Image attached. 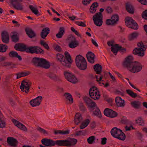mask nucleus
<instances>
[{
	"label": "nucleus",
	"mask_w": 147,
	"mask_h": 147,
	"mask_svg": "<svg viewBox=\"0 0 147 147\" xmlns=\"http://www.w3.org/2000/svg\"><path fill=\"white\" fill-rule=\"evenodd\" d=\"M40 44L47 49L48 50L49 49V47L48 45L46 43V42H44L43 41H41Z\"/></svg>",
	"instance_id": "obj_54"
},
{
	"label": "nucleus",
	"mask_w": 147,
	"mask_h": 147,
	"mask_svg": "<svg viewBox=\"0 0 147 147\" xmlns=\"http://www.w3.org/2000/svg\"><path fill=\"white\" fill-rule=\"evenodd\" d=\"M121 122L122 123L127 124L128 123V120L125 117H123L121 119Z\"/></svg>",
	"instance_id": "obj_57"
},
{
	"label": "nucleus",
	"mask_w": 147,
	"mask_h": 147,
	"mask_svg": "<svg viewBox=\"0 0 147 147\" xmlns=\"http://www.w3.org/2000/svg\"><path fill=\"white\" fill-rule=\"evenodd\" d=\"M67 140H57L54 141L50 139L43 138L41 140L42 144L47 146H51L56 145L59 146L67 147Z\"/></svg>",
	"instance_id": "obj_2"
},
{
	"label": "nucleus",
	"mask_w": 147,
	"mask_h": 147,
	"mask_svg": "<svg viewBox=\"0 0 147 147\" xmlns=\"http://www.w3.org/2000/svg\"><path fill=\"white\" fill-rule=\"evenodd\" d=\"M42 99V97L41 96L37 97L36 98L30 101V104L32 107L39 106L41 102Z\"/></svg>",
	"instance_id": "obj_13"
},
{
	"label": "nucleus",
	"mask_w": 147,
	"mask_h": 147,
	"mask_svg": "<svg viewBox=\"0 0 147 147\" xmlns=\"http://www.w3.org/2000/svg\"><path fill=\"white\" fill-rule=\"evenodd\" d=\"M117 46H118V44H115L111 48V51L115 55H117L118 51Z\"/></svg>",
	"instance_id": "obj_42"
},
{
	"label": "nucleus",
	"mask_w": 147,
	"mask_h": 147,
	"mask_svg": "<svg viewBox=\"0 0 147 147\" xmlns=\"http://www.w3.org/2000/svg\"><path fill=\"white\" fill-rule=\"evenodd\" d=\"M29 7L32 12L35 14L37 15L39 13L37 8L34 7L31 5H29Z\"/></svg>",
	"instance_id": "obj_41"
},
{
	"label": "nucleus",
	"mask_w": 147,
	"mask_h": 147,
	"mask_svg": "<svg viewBox=\"0 0 147 147\" xmlns=\"http://www.w3.org/2000/svg\"><path fill=\"white\" fill-rule=\"evenodd\" d=\"M79 107L80 111L82 112H85L87 110L86 108L83 103H80L79 106Z\"/></svg>",
	"instance_id": "obj_49"
},
{
	"label": "nucleus",
	"mask_w": 147,
	"mask_h": 147,
	"mask_svg": "<svg viewBox=\"0 0 147 147\" xmlns=\"http://www.w3.org/2000/svg\"><path fill=\"white\" fill-rule=\"evenodd\" d=\"M75 23L79 26H80L83 27L86 26V25L83 22L77 21L75 22Z\"/></svg>",
	"instance_id": "obj_56"
},
{
	"label": "nucleus",
	"mask_w": 147,
	"mask_h": 147,
	"mask_svg": "<svg viewBox=\"0 0 147 147\" xmlns=\"http://www.w3.org/2000/svg\"><path fill=\"white\" fill-rule=\"evenodd\" d=\"M29 72H22L21 73H18L16 74L17 76L16 79H18L21 77H23L28 75L29 74Z\"/></svg>",
	"instance_id": "obj_38"
},
{
	"label": "nucleus",
	"mask_w": 147,
	"mask_h": 147,
	"mask_svg": "<svg viewBox=\"0 0 147 147\" xmlns=\"http://www.w3.org/2000/svg\"><path fill=\"white\" fill-rule=\"evenodd\" d=\"M126 92L127 94L132 98H135L137 96V94L131 90H127Z\"/></svg>",
	"instance_id": "obj_43"
},
{
	"label": "nucleus",
	"mask_w": 147,
	"mask_h": 147,
	"mask_svg": "<svg viewBox=\"0 0 147 147\" xmlns=\"http://www.w3.org/2000/svg\"><path fill=\"white\" fill-rule=\"evenodd\" d=\"M1 36L2 41L5 43H8L9 41V37L8 32L5 31H3L1 33Z\"/></svg>",
	"instance_id": "obj_19"
},
{
	"label": "nucleus",
	"mask_w": 147,
	"mask_h": 147,
	"mask_svg": "<svg viewBox=\"0 0 147 147\" xmlns=\"http://www.w3.org/2000/svg\"><path fill=\"white\" fill-rule=\"evenodd\" d=\"M88 61L90 63H93L94 62V58L95 55L94 53L90 51L88 52L86 55Z\"/></svg>",
	"instance_id": "obj_21"
},
{
	"label": "nucleus",
	"mask_w": 147,
	"mask_h": 147,
	"mask_svg": "<svg viewBox=\"0 0 147 147\" xmlns=\"http://www.w3.org/2000/svg\"><path fill=\"white\" fill-rule=\"evenodd\" d=\"M9 55L11 57L18 58L20 61L22 60L21 56L18 55V53L16 51H11L9 53Z\"/></svg>",
	"instance_id": "obj_33"
},
{
	"label": "nucleus",
	"mask_w": 147,
	"mask_h": 147,
	"mask_svg": "<svg viewBox=\"0 0 147 147\" xmlns=\"http://www.w3.org/2000/svg\"><path fill=\"white\" fill-rule=\"evenodd\" d=\"M12 121L15 125L17 127L19 128L20 129L22 130L25 131H26L27 130V129L26 127L19 121L14 119H13Z\"/></svg>",
	"instance_id": "obj_16"
},
{
	"label": "nucleus",
	"mask_w": 147,
	"mask_h": 147,
	"mask_svg": "<svg viewBox=\"0 0 147 147\" xmlns=\"http://www.w3.org/2000/svg\"><path fill=\"white\" fill-rule=\"evenodd\" d=\"M142 16L145 19H147V9L143 11L142 13Z\"/></svg>",
	"instance_id": "obj_58"
},
{
	"label": "nucleus",
	"mask_w": 147,
	"mask_h": 147,
	"mask_svg": "<svg viewBox=\"0 0 147 147\" xmlns=\"http://www.w3.org/2000/svg\"><path fill=\"white\" fill-rule=\"evenodd\" d=\"M8 49L7 46L5 45H0V52L2 53L6 51Z\"/></svg>",
	"instance_id": "obj_45"
},
{
	"label": "nucleus",
	"mask_w": 147,
	"mask_h": 147,
	"mask_svg": "<svg viewBox=\"0 0 147 147\" xmlns=\"http://www.w3.org/2000/svg\"><path fill=\"white\" fill-rule=\"evenodd\" d=\"M47 76L50 79L53 80H57L58 79V77L56 74L49 72L46 74Z\"/></svg>",
	"instance_id": "obj_35"
},
{
	"label": "nucleus",
	"mask_w": 147,
	"mask_h": 147,
	"mask_svg": "<svg viewBox=\"0 0 147 147\" xmlns=\"http://www.w3.org/2000/svg\"><path fill=\"white\" fill-rule=\"evenodd\" d=\"M7 142L9 146L13 147L16 146L18 143L17 140L12 137H8Z\"/></svg>",
	"instance_id": "obj_15"
},
{
	"label": "nucleus",
	"mask_w": 147,
	"mask_h": 147,
	"mask_svg": "<svg viewBox=\"0 0 147 147\" xmlns=\"http://www.w3.org/2000/svg\"><path fill=\"white\" fill-rule=\"evenodd\" d=\"M25 31L29 37L32 38L36 36V34L32 29L29 28L25 29Z\"/></svg>",
	"instance_id": "obj_28"
},
{
	"label": "nucleus",
	"mask_w": 147,
	"mask_h": 147,
	"mask_svg": "<svg viewBox=\"0 0 147 147\" xmlns=\"http://www.w3.org/2000/svg\"><path fill=\"white\" fill-rule=\"evenodd\" d=\"M22 1L23 0H10V2L14 9L22 11L23 9V5L21 3Z\"/></svg>",
	"instance_id": "obj_10"
},
{
	"label": "nucleus",
	"mask_w": 147,
	"mask_h": 147,
	"mask_svg": "<svg viewBox=\"0 0 147 147\" xmlns=\"http://www.w3.org/2000/svg\"><path fill=\"white\" fill-rule=\"evenodd\" d=\"M95 140V137L94 136H92L89 137L87 139V141L89 144H92Z\"/></svg>",
	"instance_id": "obj_50"
},
{
	"label": "nucleus",
	"mask_w": 147,
	"mask_h": 147,
	"mask_svg": "<svg viewBox=\"0 0 147 147\" xmlns=\"http://www.w3.org/2000/svg\"><path fill=\"white\" fill-rule=\"evenodd\" d=\"M117 105L118 107H123L125 105V101L120 97H117L115 99Z\"/></svg>",
	"instance_id": "obj_22"
},
{
	"label": "nucleus",
	"mask_w": 147,
	"mask_h": 147,
	"mask_svg": "<svg viewBox=\"0 0 147 147\" xmlns=\"http://www.w3.org/2000/svg\"><path fill=\"white\" fill-rule=\"evenodd\" d=\"M111 133L113 137L120 140H124L125 139V134L121 130L116 127H114L111 129Z\"/></svg>",
	"instance_id": "obj_4"
},
{
	"label": "nucleus",
	"mask_w": 147,
	"mask_h": 147,
	"mask_svg": "<svg viewBox=\"0 0 147 147\" xmlns=\"http://www.w3.org/2000/svg\"><path fill=\"white\" fill-rule=\"evenodd\" d=\"M137 46L138 48H136L133 51V53L135 55H137L138 56L143 57L144 55V51L146 49L145 46L143 45L142 41L138 43Z\"/></svg>",
	"instance_id": "obj_5"
},
{
	"label": "nucleus",
	"mask_w": 147,
	"mask_h": 147,
	"mask_svg": "<svg viewBox=\"0 0 147 147\" xmlns=\"http://www.w3.org/2000/svg\"><path fill=\"white\" fill-rule=\"evenodd\" d=\"M83 134V132L82 131L80 130L76 131L75 133L76 136H80Z\"/></svg>",
	"instance_id": "obj_64"
},
{
	"label": "nucleus",
	"mask_w": 147,
	"mask_h": 147,
	"mask_svg": "<svg viewBox=\"0 0 147 147\" xmlns=\"http://www.w3.org/2000/svg\"><path fill=\"white\" fill-rule=\"evenodd\" d=\"M70 39L71 40L69 42L68 46L71 48H74L76 47L78 45V43L76 40L75 37L73 36L70 37Z\"/></svg>",
	"instance_id": "obj_17"
},
{
	"label": "nucleus",
	"mask_w": 147,
	"mask_h": 147,
	"mask_svg": "<svg viewBox=\"0 0 147 147\" xmlns=\"http://www.w3.org/2000/svg\"><path fill=\"white\" fill-rule=\"evenodd\" d=\"M125 19V24L129 28L135 30H137L138 28V24L131 18L128 17L126 18Z\"/></svg>",
	"instance_id": "obj_8"
},
{
	"label": "nucleus",
	"mask_w": 147,
	"mask_h": 147,
	"mask_svg": "<svg viewBox=\"0 0 147 147\" xmlns=\"http://www.w3.org/2000/svg\"><path fill=\"white\" fill-rule=\"evenodd\" d=\"M50 66V63L46 59L41 58L39 67L45 69H48Z\"/></svg>",
	"instance_id": "obj_14"
},
{
	"label": "nucleus",
	"mask_w": 147,
	"mask_h": 147,
	"mask_svg": "<svg viewBox=\"0 0 147 147\" xmlns=\"http://www.w3.org/2000/svg\"><path fill=\"white\" fill-rule=\"evenodd\" d=\"M104 10L103 9H100V12L96 13L93 17V20L94 21V23L97 26H100L102 24L101 12H103Z\"/></svg>",
	"instance_id": "obj_6"
},
{
	"label": "nucleus",
	"mask_w": 147,
	"mask_h": 147,
	"mask_svg": "<svg viewBox=\"0 0 147 147\" xmlns=\"http://www.w3.org/2000/svg\"><path fill=\"white\" fill-rule=\"evenodd\" d=\"M139 33L137 32H134L129 34L128 36L129 40L131 41L136 38L138 36Z\"/></svg>",
	"instance_id": "obj_37"
},
{
	"label": "nucleus",
	"mask_w": 147,
	"mask_h": 147,
	"mask_svg": "<svg viewBox=\"0 0 147 147\" xmlns=\"http://www.w3.org/2000/svg\"><path fill=\"white\" fill-rule=\"evenodd\" d=\"M1 65L3 66H9L11 65V62H4L2 63Z\"/></svg>",
	"instance_id": "obj_59"
},
{
	"label": "nucleus",
	"mask_w": 147,
	"mask_h": 147,
	"mask_svg": "<svg viewBox=\"0 0 147 147\" xmlns=\"http://www.w3.org/2000/svg\"><path fill=\"white\" fill-rule=\"evenodd\" d=\"M26 52L31 54H42L44 53V51L40 47L37 46H30L27 47L26 46Z\"/></svg>",
	"instance_id": "obj_7"
},
{
	"label": "nucleus",
	"mask_w": 147,
	"mask_h": 147,
	"mask_svg": "<svg viewBox=\"0 0 147 147\" xmlns=\"http://www.w3.org/2000/svg\"><path fill=\"white\" fill-rule=\"evenodd\" d=\"M131 105L133 108L136 109H138L140 108L141 102L138 100H135L131 102Z\"/></svg>",
	"instance_id": "obj_34"
},
{
	"label": "nucleus",
	"mask_w": 147,
	"mask_h": 147,
	"mask_svg": "<svg viewBox=\"0 0 147 147\" xmlns=\"http://www.w3.org/2000/svg\"><path fill=\"white\" fill-rule=\"evenodd\" d=\"M136 122L140 125L144 126V121L141 118H139L136 120Z\"/></svg>",
	"instance_id": "obj_47"
},
{
	"label": "nucleus",
	"mask_w": 147,
	"mask_h": 147,
	"mask_svg": "<svg viewBox=\"0 0 147 147\" xmlns=\"http://www.w3.org/2000/svg\"><path fill=\"white\" fill-rule=\"evenodd\" d=\"M106 11H107L108 13H111L112 11L113 10L111 7H107L105 9Z\"/></svg>",
	"instance_id": "obj_60"
},
{
	"label": "nucleus",
	"mask_w": 147,
	"mask_h": 147,
	"mask_svg": "<svg viewBox=\"0 0 147 147\" xmlns=\"http://www.w3.org/2000/svg\"><path fill=\"white\" fill-rule=\"evenodd\" d=\"M106 24L108 25H114L116 24L115 23H114V22L112 21V20L111 19H107L106 21Z\"/></svg>",
	"instance_id": "obj_52"
},
{
	"label": "nucleus",
	"mask_w": 147,
	"mask_h": 147,
	"mask_svg": "<svg viewBox=\"0 0 147 147\" xmlns=\"http://www.w3.org/2000/svg\"><path fill=\"white\" fill-rule=\"evenodd\" d=\"M66 101H69L70 104L73 102V99L72 95L69 93L65 92L63 95Z\"/></svg>",
	"instance_id": "obj_30"
},
{
	"label": "nucleus",
	"mask_w": 147,
	"mask_h": 147,
	"mask_svg": "<svg viewBox=\"0 0 147 147\" xmlns=\"http://www.w3.org/2000/svg\"><path fill=\"white\" fill-rule=\"evenodd\" d=\"M26 45L24 44L18 43L16 44L14 46L15 49L21 52H24L26 51Z\"/></svg>",
	"instance_id": "obj_18"
},
{
	"label": "nucleus",
	"mask_w": 147,
	"mask_h": 147,
	"mask_svg": "<svg viewBox=\"0 0 147 147\" xmlns=\"http://www.w3.org/2000/svg\"><path fill=\"white\" fill-rule=\"evenodd\" d=\"M90 123V120L89 119H87L84 122H82L80 126L81 129H83L86 127Z\"/></svg>",
	"instance_id": "obj_39"
},
{
	"label": "nucleus",
	"mask_w": 147,
	"mask_h": 147,
	"mask_svg": "<svg viewBox=\"0 0 147 147\" xmlns=\"http://www.w3.org/2000/svg\"><path fill=\"white\" fill-rule=\"evenodd\" d=\"M88 107H89L91 109H94V107H95L96 106V105L95 102L92 101L91 102L90 104H89L88 106Z\"/></svg>",
	"instance_id": "obj_55"
},
{
	"label": "nucleus",
	"mask_w": 147,
	"mask_h": 147,
	"mask_svg": "<svg viewBox=\"0 0 147 147\" xmlns=\"http://www.w3.org/2000/svg\"><path fill=\"white\" fill-rule=\"evenodd\" d=\"M41 58L34 57L32 59L31 62L36 67H39Z\"/></svg>",
	"instance_id": "obj_29"
},
{
	"label": "nucleus",
	"mask_w": 147,
	"mask_h": 147,
	"mask_svg": "<svg viewBox=\"0 0 147 147\" xmlns=\"http://www.w3.org/2000/svg\"><path fill=\"white\" fill-rule=\"evenodd\" d=\"M104 113L105 115L111 118L115 117L118 115L117 113L115 111L107 108L105 110Z\"/></svg>",
	"instance_id": "obj_12"
},
{
	"label": "nucleus",
	"mask_w": 147,
	"mask_h": 147,
	"mask_svg": "<svg viewBox=\"0 0 147 147\" xmlns=\"http://www.w3.org/2000/svg\"><path fill=\"white\" fill-rule=\"evenodd\" d=\"M125 8L127 11L129 13L132 14L134 13V9L133 6L129 2L125 3Z\"/></svg>",
	"instance_id": "obj_25"
},
{
	"label": "nucleus",
	"mask_w": 147,
	"mask_h": 147,
	"mask_svg": "<svg viewBox=\"0 0 147 147\" xmlns=\"http://www.w3.org/2000/svg\"><path fill=\"white\" fill-rule=\"evenodd\" d=\"M93 114L98 117L100 118L101 117V114L99 109L96 107L95 109L93 112Z\"/></svg>",
	"instance_id": "obj_40"
},
{
	"label": "nucleus",
	"mask_w": 147,
	"mask_h": 147,
	"mask_svg": "<svg viewBox=\"0 0 147 147\" xmlns=\"http://www.w3.org/2000/svg\"><path fill=\"white\" fill-rule=\"evenodd\" d=\"M50 32V29L48 28H44L40 33V36L43 39H45Z\"/></svg>",
	"instance_id": "obj_26"
},
{
	"label": "nucleus",
	"mask_w": 147,
	"mask_h": 147,
	"mask_svg": "<svg viewBox=\"0 0 147 147\" xmlns=\"http://www.w3.org/2000/svg\"><path fill=\"white\" fill-rule=\"evenodd\" d=\"M75 61L76 65L80 70H85L87 67V64L85 59L82 55H79L76 56Z\"/></svg>",
	"instance_id": "obj_3"
},
{
	"label": "nucleus",
	"mask_w": 147,
	"mask_h": 147,
	"mask_svg": "<svg viewBox=\"0 0 147 147\" xmlns=\"http://www.w3.org/2000/svg\"><path fill=\"white\" fill-rule=\"evenodd\" d=\"M67 140V147L73 146L75 145L78 141L77 140L74 138H70Z\"/></svg>",
	"instance_id": "obj_24"
},
{
	"label": "nucleus",
	"mask_w": 147,
	"mask_h": 147,
	"mask_svg": "<svg viewBox=\"0 0 147 147\" xmlns=\"http://www.w3.org/2000/svg\"><path fill=\"white\" fill-rule=\"evenodd\" d=\"M32 83L27 80H24L22 81L20 88L23 92L27 93L28 92Z\"/></svg>",
	"instance_id": "obj_9"
},
{
	"label": "nucleus",
	"mask_w": 147,
	"mask_h": 147,
	"mask_svg": "<svg viewBox=\"0 0 147 147\" xmlns=\"http://www.w3.org/2000/svg\"><path fill=\"white\" fill-rule=\"evenodd\" d=\"M65 60L66 68H70L71 66V64L72 62L71 57L69 53L65 51Z\"/></svg>",
	"instance_id": "obj_11"
},
{
	"label": "nucleus",
	"mask_w": 147,
	"mask_h": 147,
	"mask_svg": "<svg viewBox=\"0 0 147 147\" xmlns=\"http://www.w3.org/2000/svg\"><path fill=\"white\" fill-rule=\"evenodd\" d=\"M11 34L12 35L11 36V38L12 41L14 42H18L19 40V38L18 36V34L16 32L14 31L11 32Z\"/></svg>",
	"instance_id": "obj_31"
},
{
	"label": "nucleus",
	"mask_w": 147,
	"mask_h": 147,
	"mask_svg": "<svg viewBox=\"0 0 147 147\" xmlns=\"http://www.w3.org/2000/svg\"><path fill=\"white\" fill-rule=\"evenodd\" d=\"M133 60L132 56H128L124 63L123 65L131 72H138L142 69V65L138 61L133 62Z\"/></svg>",
	"instance_id": "obj_1"
},
{
	"label": "nucleus",
	"mask_w": 147,
	"mask_h": 147,
	"mask_svg": "<svg viewBox=\"0 0 147 147\" xmlns=\"http://www.w3.org/2000/svg\"><path fill=\"white\" fill-rule=\"evenodd\" d=\"M91 1V0H83L82 3L85 5H86L90 3Z\"/></svg>",
	"instance_id": "obj_63"
},
{
	"label": "nucleus",
	"mask_w": 147,
	"mask_h": 147,
	"mask_svg": "<svg viewBox=\"0 0 147 147\" xmlns=\"http://www.w3.org/2000/svg\"><path fill=\"white\" fill-rule=\"evenodd\" d=\"M90 96L94 100H98L100 98V94L98 91L89 92Z\"/></svg>",
	"instance_id": "obj_20"
},
{
	"label": "nucleus",
	"mask_w": 147,
	"mask_h": 147,
	"mask_svg": "<svg viewBox=\"0 0 147 147\" xmlns=\"http://www.w3.org/2000/svg\"><path fill=\"white\" fill-rule=\"evenodd\" d=\"M73 75L72 74L67 71H65L64 72L65 78L67 80H68V78H70L71 76H73Z\"/></svg>",
	"instance_id": "obj_51"
},
{
	"label": "nucleus",
	"mask_w": 147,
	"mask_h": 147,
	"mask_svg": "<svg viewBox=\"0 0 147 147\" xmlns=\"http://www.w3.org/2000/svg\"><path fill=\"white\" fill-rule=\"evenodd\" d=\"M84 100L87 106L89 104H90V103L92 101L90 98L87 97H84Z\"/></svg>",
	"instance_id": "obj_48"
},
{
	"label": "nucleus",
	"mask_w": 147,
	"mask_h": 147,
	"mask_svg": "<svg viewBox=\"0 0 147 147\" xmlns=\"http://www.w3.org/2000/svg\"><path fill=\"white\" fill-rule=\"evenodd\" d=\"M37 129L40 132L44 134H48V133L47 131L40 127H38L37 128Z\"/></svg>",
	"instance_id": "obj_53"
},
{
	"label": "nucleus",
	"mask_w": 147,
	"mask_h": 147,
	"mask_svg": "<svg viewBox=\"0 0 147 147\" xmlns=\"http://www.w3.org/2000/svg\"><path fill=\"white\" fill-rule=\"evenodd\" d=\"M93 68L97 74H100L102 67L100 65L97 64L94 65Z\"/></svg>",
	"instance_id": "obj_32"
},
{
	"label": "nucleus",
	"mask_w": 147,
	"mask_h": 147,
	"mask_svg": "<svg viewBox=\"0 0 147 147\" xmlns=\"http://www.w3.org/2000/svg\"><path fill=\"white\" fill-rule=\"evenodd\" d=\"M107 139L106 138H101V144L105 145L106 144L107 142Z\"/></svg>",
	"instance_id": "obj_62"
},
{
	"label": "nucleus",
	"mask_w": 147,
	"mask_h": 147,
	"mask_svg": "<svg viewBox=\"0 0 147 147\" xmlns=\"http://www.w3.org/2000/svg\"><path fill=\"white\" fill-rule=\"evenodd\" d=\"M98 4L97 2H94L92 4L90 9V11L92 13H94L96 10V8L98 6Z\"/></svg>",
	"instance_id": "obj_36"
},
{
	"label": "nucleus",
	"mask_w": 147,
	"mask_h": 147,
	"mask_svg": "<svg viewBox=\"0 0 147 147\" xmlns=\"http://www.w3.org/2000/svg\"><path fill=\"white\" fill-rule=\"evenodd\" d=\"M83 119L81 114L80 113H77L75 117L74 121L75 123L77 125L82 121Z\"/></svg>",
	"instance_id": "obj_27"
},
{
	"label": "nucleus",
	"mask_w": 147,
	"mask_h": 147,
	"mask_svg": "<svg viewBox=\"0 0 147 147\" xmlns=\"http://www.w3.org/2000/svg\"><path fill=\"white\" fill-rule=\"evenodd\" d=\"M67 80L74 84L78 82L77 78L74 75H73V76H71L70 78H68Z\"/></svg>",
	"instance_id": "obj_44"
},
{
	"label": "nucleus",
	"mask_w": 147,
	"mask_h": 147,
	"mask_svg": "<svg viewBox=\"0 0 147 147\" xmlns=\"http://www.w3.org/2000/svg\"><path fill=\"white\" fill-rule=\"evenodd\" d=\"M111 19L112 21L114 22V23L116 24H117V22L119 20V17L117 15H114L112 17Z\"/></svg>",
	"instance_id": "obj_46"
},
{
	"label": "nucleus",
	"mask_w": 147,
	"mask_h": 147,
	"mask_svg": "<svg viewBox=\"0 0 147 147\" xmlns=\"http://www.w3.org/2000/svg\"><path fill=\"white\" fill-rule=\"evenodd\" d=\"M58 32L63 35L64 33L65 32L64 28L63 27H60Z\"/></svg>",
	"instance_id": "obj_61"
},
{
	"label": "nucleus",
	"mask_w": 147,
	"mask_h": 147,
	"mask_svg": "<svg viewBox=\"0 0 147 147\" xmlns=\"http://www.w3.org/2000/svg\"><path fill=\"white\" fill-rule=\"evenodd\" d=\"M57 60L60 62L61 65L63 66L66 67L65 57L62 55L58 54L57 55Z\"/></svg>",
	"instance_id": "obj_23"
}]
</instances>
